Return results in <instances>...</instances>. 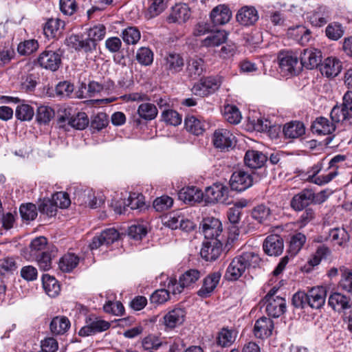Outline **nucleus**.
Returning <instances> with one entry per match:
<instances>
[{"label": "nucleus", "instance_id": "nucleus-34", "mask_svg": "<svg viewBox=\"0 0 352 352\" xmlns=\"http://www.w3.org/2000/svg\"><path fill=\"white\" fill-rule=\"evenodd\" d=\"M71 322L67 317L65 316H58L52 318L50 329L54 335H63L70 328Z\"/></svg>", "mask_w": 352, "mask_h": 352}, {"label": "nucleus", "instance_id": "nucleus-42", "mask_svg": "<svg viewBox=\"0 0 352 352\" xmlns=\"http://www.w3.org/2000/svg\"><path fill=\"white\" fill-rule=\"evenodd\" d=\"M56 248L52 247L50 250L41 254L38 258H33L37 261L40 268L44 271L49 270L52 267V258L56 256Z\"/></svg>", "mask_w": 352, "mask_h": 352}, {"label": "nucleus", "instance_id": "nucleus-26", "mask_svg": "<svg viewBox=\"0 0 352 352\" xmlns=\"http://www.w3.org/2000/svg\"><path fill=\"white\" fill-rule=\"evenodd\" d=\"M232 16V12L228 6L220 4L214 7L210 14L214 25H221L228 23Z\"/></svg>", "mask_w": 352, "mask_h": 352}, {"label": "nucleus", "instance_id": "nucleus-53", "mask_svg": "<svg viewBox=\"0 0 352 352\" xmlns=\"http://www.w3.org/2000/svg\"><path fill=\"white\" fill-rule=\"evenodd\" d=\"M329 253V248L324 245H320L318 247L314 254L308 260L307 264L313 267L318 265L322 258H325Z\"/></svg>", "mask_w": 352, "mask_h": 352}, {"label": "nucleus", "instance_id": "nucleus-24", "mask_svg": "<svg viewBox=\"0 0 352 352\" xmlns=\"http://www.w3.org/2000/svg\"><path fill=\"white\" fill-rule=\"evenodd\" d=\"M287 35L301 45H307L312 39L310 30L301 25L289 28Z\"/></svg>", "mask_w": 352, "mask_h": 352}, {"label": "nucleus", "instance_id": "nucleus-49", "mask_svg": "<svg viewBox=\"0 0 352 352\" xmlns=\"http://www.w3.org/2000/svg\"><path fill=\"white\" fill-rule=\"evenodd\" d=\"M136 60L142 65H150L153 61V53L148 47H140L137 51Z\"/></svg>", "mask_w": 352, "mask_h": 352}, {"label": "nucleus", "instance_id": "nucleus-1", "mask_svg": "<svg viewBox=\"0 0 352 352\" xmlns=\"http://www.w3.org/2000/svg\"><path fill=\"white\" fill-rule=\"evenodd\" d=\"M258 254L248 252L234 257L227 267L225 277L228 280H238L250 267H255L259 263Z\"/></svg>", "mask_w": 352, "mask_h": 352}, {"label": "nucleus", "instance_id": "nucleus-16", "mask_svg": "<svg viewBox=\"0 0 352 352\" xmlns=\"http://www.w3.org/2000/svg\"><path fill=\"white\" fill-rule=\"evenodd\" d=\"M221 276L219 272L209 274L204 278L202 285L197 292V295L202 298L210 297L219 284Z\"/></svg>", "mask_w": 352, "mask_h": 352}, {"label": "nucleus", "instance_id": "nucleus-36", "mask_svg": "<svg viewBox=\"0 0 352 352\" xmlns=\"http://www.w3.org/2000/svg\"><path fill=\"white\" fill-rule=\"evenodd\" d=\"M329 17V10L326 8L319 7L315 11L308 14L307 18L312 26L322 27L327 24Z\"/></svg>", "mask_w": 352, "mask_h": 352}, {"label": "nucleus", "instance_id": "nucleus-15", "mask_svg": "<svg viewBox=\"0 0 352 352\" xmlns=\"http://www.w3.org/2000/svg\"><path fill=\"white\" fill-rule=\"evenodd\" d=\"M222 248L223 244L219 239L205 241L203 243L200 255L206 261H214L221 254Z\"/></svg>", "mask_w": 352, "mask_h": 352}, {"label": "nucleus", "instance_id": "nucleus-33", "mask_svg": "<svg viewBox=\"0 0 352 352\" xmlns=\"http://www.w3.org/2000/svg\"><path fill=\"white\" fill-rule=\"evenodd\" d=\"M238 332L234 329L223 327L217 333L216 343L221 347H229L236 340Z\"/></svg>", "mask_w": 352, "mask_h": 352}, {"label": "nucleus", "instance_id": "nucleus-56", "mask_svg": "<svg viewBox=\"0 0 352 352\" xmlns=\"http://www.w3.org/2000/svg\"><path fill=\"white\" fill-rule=\"evenodd\" d=\"M106 34V27L103 24H98L89 28L87 36L96 43L102 40Z\"/></svg>", "mask_w": 352, "mask_h": 352}, {"label": "nucleus", "instance_id": "nucleus-6", "mask_svg": "<svg viewBox=\"0 0 352 352\" xmlns=\"http://www.w3.org/2000/svg\"><path fill=\"white\" fill-rule=\"evenodd\" d=\"M184 65L185 61L183 56L175 52L166 54L161 62L162 69L168 76L176 75L181 72Z\"/></svg>", "mask_w": 352, "mask_h": 352}, {"label": "nucleus", "instance_id": "nucleus-22", "mask_svg": "<svg viewBox=\"0 0 352 352\" xmlns=\"http://www.w3.org/2000/svg\"><path fill=\"white\" fill-rule=\"evenodd\" d=\"M321 60V52L315 48L305 49L300 55V65L309 69L317 67Z\"/></svg>", "mask_w": 352, "mask_h": 352}, {"label": "nucleus", "instance_id": "nucleus-41", "mask_svg": "<svg viewBox=\"0 0 352 352\" xmlns=\"http://www.w3.org/2000/svg\"><path fill=\"white\" fill-rule=\"evenodd\" d=\"M305 131L304 125L300 122H291L285 124L283 127V133L287 138H297L302 135Z\"/></svg>", "mask_w": 352, "mask_h": 352}, {"label": "nucleus", "instance_id": "nucleus-19", "mask_svg": "<svg viewBox=\"0 0 352 352\" xmlns=\"http://www.w3.org/2000/svg\"><path fill=\"white\" fill-rule=\"evenodd\" d=\"M119 232L115 228H109L93 238L89 247L91 250L98 249L101 245H109L119 239Z\"/></svg>", "mask_w": 352, "mask_h": 352}, {"label": "nucleus", "instance_id": "nucleus-55", "mask_svg": "<svg viewBox=\"0 0 352 352\" xmlns=\"http://www.w3.org/2000/svg\"><path fill=\"white\" fill-rule=\"evenodd\" d=\"M270 216V210L265 205H258L256 206L252 212V217L253 219L258 221V222L264 223Z\"/></svg>", "mask_w": 352, "mask_h": 352}, {"label": "nucleus", "instance_id": "nucleus-8", "mask_svg": "<svg viewBox=\"0 0 352 352\" xmlns=\"http://www.w3.org/2000/svg\"><path fill=\"white\" fill-rule=\"evenodd\" d=\"M61 56L62 55L59 51H54L47 48L39 54L37 63L41 67L55 72L58 69L61 65Z\"/></svg>", "mask_w": 352, "mask_h": 352}, {"label": "nucleus", "instance_id": "nucleus-57", "mask_svg": "<svg viewBox=\"0 0 352 352\" xmlns=\"http://www.w3.org/2000/svg\"><path fill=\"white\" fill-rule=\"evenodd\" d=\"M320 168L318 166L314 167L312 173H309L307 180L320 186L328 183L330 181V174L318 176Z\"/></svg>", "mask_w": 352, "mask_h": 352}, {"label": "nucleus", "instance_id": "nucleus-12", "mask_svg": "<svg viewBox=\"0 0 352 352\" xmlns=\"http://www.w3.org/2000/svg\"><path fill=\"white\" fill-rule=\"evenodd\" d=\"M87 324L79 332L80 336L85 337L104 331L109 329L110 323L97 317H90L86 320Z\"/></svg>", "mask_w": 352, "mask_h": 352}, {"label": "nucleus", "instance_id": "nucleus-45", "mask_svg": "<svg viewBox=\"0 0 352 352\" xmlns=\"http://www.w3.org/2000/svg\"><path fill=\"white\" fill-rule=\"evenodd\" d=\"M311 131L313 133L322 135H329L330 133V125L329 120L324 118H318L311 124Z\"/></svg>", "mask_w": 352, "mask_h": 352}, {"label": "nucleus", "instance_id": "nucleus-7", "mask_svg": "<svg viewBox=\"0 0 352 352\" xmlns=\"http://www.w3.org/2000/svg\"><path fill=\"white\" fill-rule=\"evenodd\" d=\"M221 78L218 76H208L201 78L192 88V91L196 96L205 97L216 91L221 86Z\"/></svg>", "mask_w": 352, "mask_h": 352}, {"label": "nucleus", "instance_id": "nucleus-50", "mask_svg": "<svg viewBox=\"0 0 352 352\" xmlns=\"http://www.w3.org/2000/svg\"><path fill=\"white\" fill-rule=\"evenodd\" d=\"M170 293L171 291L168 287L167 289H161L155 291L150 296L151 303L155 305L164 304L169 300Z\"/></svg>", "mask_w": 352, "mask_h": 352}, {"label": "nucleus", "instance_id": "nucleus-54", "mask_svg": "<svg viewBox=\"0 0 352 352\" xmlns=\"http://www.w3.org/2000/svg\"><path fill=\"white\" fill-rule=\"evenodd\" d=\"M54 116V111L50 107L41 106L37 109L36 120L39 123L47 124Z\"/></svg>", "mask_w": 352, "mask_h": 352}, {"label": "nucleus", "instance_id": "nucleus-17", "mask_svg": "<svg viewBox=\"0 0 352 352\" xmlns=\"http://www.w3.org/2000/svg\"><path fill=\"white\" fill-rule=\"evenodd\" d=\"M263 248L267 255L278 256L280 255L283 251V240L279 235H269L263 242Z\"/></svg>", "mask_w": 352, "mask_h": 352}, {"label": "nucleus", "instance_id": "nucleus-13", "mask_svg": "<svg viewBox=\"0 0 352 352\" xmlns=\"http://www.w3.org/2000/svg\"><path fill=\"white\" fill-rule=\"evenodd\" d=\"M228 188L222 184H214L206 188L204 197L208 203H224L228 197Z\"/></svg>", "mask_w": 352, "mask_h": 352}, {"label": "nucleus", "instance_id": "nucleus-32", "mask_svg": "<svg viewBox=\"0 0 352 352\" xmlns=\"http://www.w3.org/2000/svg\"><path fill=\"white\" fill-rule=\"evenodd\" d=\"M267 157L262 152L248 150L244 157V162L250 168L256 169L261 168L267 162Z\"/></svg>", "mask_w": 352, "mask_h": 352}, {"label": "nucleus", "instance_id": "nucleus-30", "mask_svg": "<svg viewBox=\"0 0 352 352\" xmlns=\"http://www.w3.org/2000/svg\"><path fill=\"white\" fill-rule=\"evenodd\" d=\"M307 295L309 307L318 309L324 305L327 292L323 287L311 288Z\"/></svg>", "mask_w": 352, "mask_h": 352}, {"label": "nucleus", "instance_id": "nucleus-51", "mask_svg": "<svg viewBox=\"0 0 352 352\" xmlns=\"http://www.w3.org/2000/svg\"><path fill=\"white\" fill-rule=\"evenodd\" d=\"M38 48V43L35 39L21 42L18 45L17 51L21 55H30Z\"/></svg>", "mask_w": 352, "mask_h": 352}, {"label": "nucleus", "instance_id": "nucleus-4", "mask_svg": "<svg viewBox=\"0 0 352 352\" xmlns=\"http://www.w3.org/2000/svg\"><path fill=\"white\" fill-rule=\"evenodd\" d=\"M277 58L280 72L284 76H293L298 74L300 69L298 58L292 52L280 51Z\"/></svg>", "mask_w": 352, "mask_h": 352}, {"label": "nucleus", "instance_id": "nucleus-25", "mask_svg": "<svg viewBox=\"0 0 352 352\" xmlns=\"http://www.w3.org/2000/svg\"><path fill=\"white\" fill-rule=\"evenodd\" d=\"M273 329V320L269 318L263 316L255 322L253 332L256 338L265 339L272 334Z\"/></svg>", "mask_w": 352, "mask_h": 352}, {"label": "nucleus", "instance_id": "nucleus-35", "mask_svg": "<svg viewBox=\"0 0 352 352\" xmlns=\"http://www.w3.org/2000/svg\"><path fill=\"white\" fill-rule=\"evenodd\" d=\"M204 194L195 186L182 188L178 192V197L185 203L199 202Z\"/></svg>", "mask_w": 352, "mask_h": 352}, {"label": "nucleus", "instance_id": "nucleus-23", "mask_svg": "<svg viewBox=\"0 0 352 352\" xmlns=\"http://www.w3.org/2000/svg\"><path fill=\"white\" fill-rule=\"evenodd\" d=\"M236 18L241 25L250 26L258 20V13L254 6H245L239 10Z\"/></svg>", "mask_w": 352, "mask_h": 352}, {"label": "nucleus", "instance_id": "nucleus-39", "mask_svg": "<svg viewBox=\"0 0 352 352\" xmlns=\"http://www.w3.org/2000/svg\"><path fill=\"white\" fill-rule=\"evenodd\" d=\"M228 38L226 31H217L202 41V45L206 47H214L224 43Z\"/></svg>", "mask_w": 352, "mask_h": 352}, {"label": "nucleus", "instance_id": "nucleus-40", "mask_svg": "<svg viewBox=\"0 0 352 352\" xmlns=\"http://www.w3.org/2000/svg\"><path fill=\"white\" fill-rule=\"evenodd\" d=\"M42 280L43 288L49 296L56 297L58 295L60 287L55 278L48 274H45L43 276Z\"/></svg>", "mask_w": 352, "mask_h": 352}, {"label": "nucleus", "instance_id": "nucleus-48", "mask_svg": "<svg viewBox=\"0 0 352 352\" xmlns=\"http://www.w3.org/2000/svg\"><path fill=\"white\" fill-rule=\"evenodd\" d=\"M140 32L135 27H128L122 32V38L127 45L136 44L140 39Z\"/></svg>", "mask_w": 352, "mask_h": 352}, {"label": "nucleus", "instance_id": "nucleus-44", "mask_svg": "<svg viewBox=\"0 0 352 352\" xmlns=\"http://www.w3.org/2000/svg\"><path fill=\"white\" fill-rule=\"evenodd\" d=\"M137 113L142 119L152 120L157 117L158 111L155 104L145 102L138 107Z\"/></svg>", "mask_w": 352, "mask_h": 352}, {"label": "nucleus", "instance_id": "nucleus-62", "mask_svg": "<svg viewBox=\"0 0 352 352\" xmlns=\"http://www.w3.org/2000/svg\"><path fill=\"white\" fill-rule=\"evenodd\" d=\"M59 7L60 12L67 16L74 14L78 8L76 0H60Z\"/></svg>", "mask_w": 352, "mask_h": 352}, {"label": "nucleus", "instance_id": "nucleus-27", "mask_svg": "<svg viewBox=\"0 0 352 352\" xmlns=\"http://www.w3.org/2000/svg\"><path fill=\"white\" fill-rule=\"evenodd\" d=\"M331 308L335 311L344 315L352 309L351 298L340 293L331 294Z\"/></svg>", "mask_w": 352, "mask_h": 352}, {"label": "nucleus", "instance_id": "nucleus-61", "mask_svg": "<svg viewBox=\"0 0 352 352\" xmlns=\"http://www.w3.org/2000/svg\"><path fill=\"white\" fill-rule=\"evenodd\" d=\"M103 309L106 313L115 316H122L124 312V307L120 301H108L104 305Z\"/></svg>", "mask_w": 352, "mask_h": 352}, {"label": "nucleus", "instance_id": "nucleus-2", "mask_svg": "<svg viewBox=\"0 0 352 352\" xmlns=\"http://www.w3.org/2000/svg\"><path fill=\"white\" fill-rule=\"evenodd\" d=\"M201 273L199 270L190 269L182 274L177 280L175 278L168 280L167 287L173 295L181 294L185 288L192 287L200 278Z\"/></svg>", "mask_w": 352, "mask_h": 352}, {"label": "nucleus", "instance_id": "nucleus-29", "mask_svg": "<svg viewBox=\"0 0 352 352\" xmlns=\"http://www.w3.org/2000/svg\"><path fill=\"white\" fill-rule=\"evenodd\" d=\"M65 25V21L60 19H50L43 26V32L49 38H58Z\"/></svg>", "mask_w": 352, "mask_h": 352}, {"label": "nucleus", "instance_id": "nucleus-20", "mask_svg": "<svg viewBox=\"0 0 352 352\" xmlns=\"http://www.w3.org/2000/svg\"><path fill=\"white\" fill-rule=\"evenodd\" d=\"M206 71L205 61L197 56L190 58L186 63V72L190 80H197Z\"/></svg>", "mask_w": 352, "mask_h": 352}, {"label": "nucleus", "instance_id": "nucleus-21", "mask_svg": "<svg viewBox=\"0 0 352 352\" xmlns=\"http://www.w3.org/2000/svg\"><path fill=\"white\" fill-rule=\"evenodd\" d=\"M186 312L184 308L175 307L163 317L164 324L167 329H173L181 325L185 320Z\"/></svg>", "mask_w": 352, "mask_h": 352}, {"label": "nucleus", "instance_id": "nucleus-47", "mask_svg": "<svg viewBox=\"0 0 352 352\" xmlns=\"http://www.w3.org/2000/svg\"><path fill=\"white\" fill-rule=\"evenodd\" d=\"M223 116L225 120L234 124L239 123L241 120V115L239 109L232 104H228L224 107Z\"/></svg>", "mask_w": 352, "mask_h": 352}, {"label": "nucleus", "instance_id": "nucleus-37", "mask_svg": "<svg viewBox=\"0 0 352 352\" xmlns=\"http://www.w3.org/2000/svg\"><path fill=\"white\" fill-rule=\"evenodd\" d=\"M51 248L47 245V240L44 236L34 239L30 245V255L32 258H38L41 254Z\"/></svg>", "mask_w": 352, "mask_h": 352}, {"label": "nucleus", "instance_id": "nucleus-11", "mask_svg": "<svg viewBox=\"0 0 352 352\" xmlns=\"http://www.w3.org/2000/svg\"><path fill=\"white\" fill-rule=\"evenodd\" d=\"M89 120L85 112H78L76 115L69 118L66 116H60L58 124L60 128H65L69 126L78 130L85 129L89 124Z\"/></svg>", "mask_w": 352, "mask_h": 352}, {"label": "nucleus", "instance_id": "nucleus-60", "mask_svg": "<svg viewBox=\"0 0 352 352\" xmlns=\"http://www.w3.org/2000/svg\"><path fill=\"white\" fill-rule=\"evenodd\" d=\"M162 118L166 123L173 126L180 124L182 120V116L179 113L173 109L164 111L162 113Z\"/></svg>", "mask_w": 352, "mask_h": 352}, {"label": "nucleus", "instance_id": "nucleus-10", "mask_svg": "<svg viewBox=\"0 0 352 352\" xmlns=\"http://www.w3.org/2000/svg\"><path fill=\"white\" fill-rule=\"evenodd\" d=\"M212 142L215 148L221 151L228 150L235 145V136L228 129H219L214 131Z\"/></svg>", "mask_w": 352, "mask_h": 352}, {"label": "nucleus", "instance_id": "nucleus-3", "mask_svg": "<svg viewBox=\"0 0 352 352\" xmlns=\"http://www.w3.org/2000/svg\"><path fill=\"white\" fill-rule=\"evenodd\" d=\"M278 289L273 287L266 294L263 300L265 304V311L268 316L278 318L283 314L286 310V302L285 298L275 296Z\"/></svg>", "mask_w": 352, "mask_h": 352}, {"label": "nucleus", "instance_id": "nucleus-18", "mask_svg": "<svg viewBox=\"0 0 352 352\" xmlns=\"http://www.w3.org/2000/svg\"><path fill=\"white\" fill-rule=\"evenodd\" d=\"M314 199L315 194L311 190L304 189L293 197L290 206L294 210L301 211L313 203Z\"/></svg>", "mask_w": 352, "mask_h": 352}, {"label": "nucleus", "instance_id": "nucleus-59", "mask_svg": "<svg viewBox=\"0 0 352 352\" xmlns=\"http://www.w3.org/2000/svg\"><path fill=\"white\" fill-rule=\"evenodd\" d=\"M142 344L146 351H151V349L157 350L162 345V342L157 336L148 335L143 339Z\"/></svg>", "mask_w": 352, "mask_h": 352}, {"label": "nucleus", "instance_id": "nucleus-63", "mask_svg": "<svg viewBox=\"0 0 352 352\" xmlns=\"http://www.w3.org/2000/svg\"><path fill=\"white\" fill-rule=\"evenodd\" d=\"M173 204V199L168 196H162L155 199L153 202L154 208L159 212L168 210Z\"/></svg>", "mask_w": 352, "mask_h": 352}, {"label": "nucleus", "instance_id": "nucleus-46", "mask_svg": "<svg viewBox=\"0 0 352 352\" xmlns=\"http://www.w3.org/2000/svg\"><path fill=\"white\" fill-rule=\"evenodd\" d=\"M306 239L305 235L300 232L296 233L291 237L288 251L292 256H295L301 250Z\"/></svg>", "mask_w": 352, "mask_h": 352}, {"label": "nucleus", "instance_id": "nucleus-64", "mask_svg": "<svg viewBox=\"0 0 352 352\" xmlns=\"http://www.w3.org/2000/svg\"><path fill=\"white\" fill-rule=\"evenodd\" d=\"M340 284L344 289L352 294V270H343Z\"/></svg>", "mask_w": 352, "mask_h": 352}, {"label": "nucleus", "instance_id": "nucleus-52", "mask_svg": "<svg viewBox=\"0 0 352 352\" xmlns=\"http://www.w3.org/2000/svg\"><path fill=\"white\" fill-rule=\"evenodd\" d=\"M19 212L23 219L34 220L37 217V209L35 204L28 203L20 206Z\"/></svg>", "mask_w": 352, "mask_h": 352}, {"label": "nucleus", "instance_id": "nucleus-28", "mask_svg": "<svg viewBox=\"0 0 352 352\" xmlns=\"http://www.w3.org/2000/svg\"><path fill=\"white\" fill-rule=\"evenodd\" d=\"M190 16V10L186 3H178L172 8L168 17L169 23H185Z\"/></svg>", "mask_w": 352, "mask_h": 352}, {"label": "nucleus", "instance_id": "nucleus-14", "mask_svg": "<svg viewBox=\"0 0 352 352\" xmlns=\"http://www.w3.org/2000/svg\"><path fill=\"white\" fill-rule=\"evenodd\" d=\"M3 102L19 103L15 110L16 118L21 121H30L34 115V111L32 106L21 101L19 98L11 96H3L2 98Z\"/></svg>", "mask_w": 352, "mask_h": 352}, {"label": "nucleus", "instance_id": "nucleus-43", "mask_svg": "<svg viewBox=\"0 0 352 352\" xmlns=\"http://www.w3.org/2000/svg\"><path fill=\"white\" fill-rule=\"evenodd\" d=\"M168 1V0H148L146 16L151 19L160 15L167 8Z\"/></svg>", "mask_w": 352, "mask_h": 352}, {"label": "nucleus", "instance_id": "nucleus-38", "mask_svg": "<svg viewBox=\"0 0 352 352\" xmlns=\"http://www.w3.org/2000/svg\"><path fill=\"white\" fill-rule=\"evenodd\" d=\"M79 257L74 253H67L60 259L59 268L63 272H70L77 267L79 263Z\"/></svg>", "mask_w": 352, "mask_h": 352}, {"label": "nucleus", "instance_id": "nucleus-5", "mask_svg": "<svg viewBox=\"0 0 352 352\" xmlns=\"http://www.w3.org/2000/svg\"><path fill=\"white\" fill-rule=\"evenodd\" d=\"M254 173L242 169L235 170L230 179V185L232 190L242 192L250 188L254 182Z\"/></svg>", "mask_w": 352, "mask_h": 352}, {"label": "nucleus", "instance_id": "nucleus-58", "mask_svg": "<svg viewBox=\"0 0 352 352\" xmlns=\"http://www.w3.org/2000/svg\"><path fill=\"white\" fill-rule=\"evenodd\" d=\"M331 239L335 245L343 246L349 240V235L344 229L335 228L331 230Z\"/></svg>", "mask_w": 352, "mask_h": 352}, {"label": "nucleus", "instance_id": "nucleus-31", "mask_svg": "<svg viewBox=\"0 0 352 352\" xmlns=\"http://www.w3.org/2000/svg\"><path fill=\"white\" fill-rule=\"evenodd\" d=\"M184 125L188 131L195 135H199L205 131L207 124L201 118L188 115L184 120Z\"/></svg>", "mask_w": 352, "mask_h": 352}, {"label": "nucleus", "instance_id": "nucleus-9", "mask_svg": "<svg viewBox=\"0 0 352 352\" xmlns=\"http://www.w3.org/2000/svg\"><path fill=\"white\" fill-rule=\"evenodd\" d=\"M199 228L206 239L216 240L221 235L223 228L221 222L217 218L208 217L200 223Z\"/></svg>", "mask_w": 352, "mask_h": 352}]
</instances>
